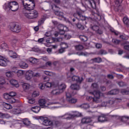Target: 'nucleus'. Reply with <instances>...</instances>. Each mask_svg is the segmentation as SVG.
I'll use <instances>...</instances> for the list:
<instances>
[{"label": "nucleus", "mask_w": 129, "mask_h": 129, "mask_svg": "<svg viewBox=\"0 0 129 129\" xmlns=\"http://www.w3.org/2000/svg\"><path fill=\"white\" fill-rule=\"evenodd\" d=\"M58 29L59 30V32H56L54 33V37H58L59 35V38H55L52 37L51 38H49V43L51 44V43L55 42H62L63 40V35L65 34V32L68 30L67 27L64 26L62 24H60L58 26Z\"/></svg>", "instance_id": "1"}, {"label": "nucleus", "mask_w": 129, "mask_h": 129, "mask_svg": "<svg viewBox=\"0 0 129 129\" xmlns=\"http://www.w3.org/2000/svg\"><path fill=\"white\" fill-rule=\"evenodd\" d=\"M89 93L90 94H92V95H94V97L91 96L87 97V100H88L90 103H92V102L98 103L100 96L101 95V92L99 90H95L93 92H89Z\"/></svg>", "instance_id": "2"}, {"label": "nucleus", "mask_w": 129, "mask_h": 129, "mask_svg": "<svg viewBox=\"0 0 129 129\" xmlns=\"http://www.w3.org/2000/svg\"><path fill=\"white\" fill-rule=\"evenodd\" d=\"M3 8L5 11L17 12L19 10V4L16 1L9 2L4 5Z\"/></svg>", "instance_id": "3"}, {"label": "nucleus", "mask_w": 129, "mask_h": 129, "mask_svg": "<svg viewBox=\"0 0 129 129\" xmlns=\"http://www.w3.org/2000/svg\"><path fill=\"white\" fill-rule=\"evenodd\" d=\"M23 14L27 19H30V20H34V19H37L39 17V13L36 10H31L30 11H28L23 10Z\"/></svg>", "instance_id": "4"}, {"label": "nucleus", "mask_w": 129, "mask_h": 129, "mask_svg": "<svg viewBox=\"0 0 129 129\" xmlns=\"http://www.w3.org/2000/svg\"><path fill=\"white\" fill-rule=\"evenodd\" d=\"M74 16L78 21H82V22H85V24H87L88 22H90V21L92 20L91 18L86 17V16L82 15L81 12L78 11L76 14H74Z\"/></svg>", "instance_id": "5"}, {"label": "nucleus", "mask_w": 129, "mask_h": 129, "mask_svg": "<svg viewBox=\"0 0 129 129\" xmlns=\"http://www.w3.org/2000/svg\"><path fill=\"white\" fill-rule=\"evenodd\" d=\"M69 91L70 90H68L66 93V100L71 104H75L77 102V99L72 97V96H74L76 93H70Z\"/></svg>", "instance_id": "6"}, {"label": "nucleus", "mask_w": 129, "mask_h": 129, "mask_svg": "<svg viewBox=\"0 0 129 129\" xmlns=\"http://www.w3.org/2000/svg\"><path fill=\"white\" fill-rule=\"evenodd\" d=\"M49 84H50V87L57 88L58 90L60 91V93L63 92L66 89V85L64 84H61L60 85H59V83L58 82L49 83Z\"/></svg>", "instance_id": "7"}, {"label": "nucleus", "mask_w": 129, "mask_h": 129, "mask_svg": "<svg viewBox=\"0 0 129 129\" xmlns=\"http://www.w3.org/2000/svg\"><path fill=\"white\" fill-rule=\"evenodd\" d=\"M52 10L54 11L55 15L58 17H60L61 18H64V13L61 12L60 11V8L58 7L56 5H53L51 6Z\"/></svg>", "instance_id": "8"}, {"label": "nucleus", "mask_w": 129, "mask_h": 129, "mask_svg": "<svg viewBox=\"0 0 129 129\" xmlns=\"http://www.w3.org/2000/svg\"><path fill=\"white\" fill-rule=\"evenodd\" d=\"M62 124V122L60 121H51L50 120H49V126H51L52 128L53 127H59L61 128ZM51 127H49V128H51Z\"/></svg>", "instance_id": "9"}, {"label": "nucleus", "mask_w": 129, "mask_h": 129, "mask_svg": "<svg viewBox=\"0 0 129 129\" xmlns=\"http://www.w3.org/2000/svg\"><path fill=\"white\" fill-rule=\"evenodd\" d=\"M44 82L43 84H39V87L40 89H44V88H48L49 87V77H45L43 78Z\"/></svg>", "instance_id": "10"}, {"label": "nucleus", "mask_w": 129, "mask_h": 129, "mask_svg": "<svg viewBox=\"0 0 129 129\" xmlns=\"http://www.w3.org/2000/svg\"><path fill=\"white\" fill-rule=\"evenodd\" d=\"M81 114L78 113V114H71L69 113H66L63 115L60 116L63 119H67V120H69V119H71L72 118H74L75 116H80Z\"/></svg>", "instance_id": "11"}, {"label": "nucleus", "mask_w": 129, "mask_h": 129, "mask_svg": "<svg viewBox=\"0 0 129 129\" xmlns=\"http://www.w3.org/2000/svg\"><path fill=\"white\" fill-rule=\"evenodd\" d=\"M36 5L35 4V1L33 0L31 2L28 4V5L25 6L24 10L23 11H28V12H30V11H33L34 9H35Z\"/></svg>", "instance_id": "12"}, {"label": "nucleus", "mask_w": 129, "mask_h": 129, "mask_svg": "<svg viewBox=\"0 0 129 129\" xmlns=\"http://www.w3.org/2000/svg\"><path fill=\"white\" fill-rule=\"evenodd\" d=\"M10 29L12 32H15V33H20L21 32V26L15 23L11 24Z\"/></svg>", "instance_id": "13"}, {"label": "nucleus", "mask_w": 129, "mask_h": 129, "mask_svg": "<svg viewBox=\"0 0 129 129\" xmlns=\"http://www.w3.org/2000/svg\"><path fill=\"white\" fill-rule=\"evenodd\" d=\"M44 41H45L46 43H47V44L49 43V32L48 31L45 33L43 38L38 39V41H36V42H38L39 44H43Z\"/></svg>", "instance_id": "14"}, {"label": "nucleus", "mask_w": 129, "mask_h": 129, "mask_svg": "<svg viewBox=\"0 0 129 129\" xmlns=\"http://www.w3.org/2000/svg\"><path fill=\"white\" fill-rule=\"evenodd\" d=\"M93 16V22H95L96 24H98V22L101 20V15H100V13L97 10V13H94Z\"/></svg>", "instance_id": "15"}, {"label": "nucleus", "mask_w": 129, "mask_h": 129, "mask_svg": "<svg viewBox=\"0 0 129 129\" xmlns=\"http://www.w3.org/2000/svg\"><path fill=\"white\" fill-rule=\"evenodd\" d=\"M38 119L40 121V120L42 121V123L43 124V125H46V126H48L49 125V119L47 117H44V116H39L38 117Z\"/></svg>", "instance_id": "16"}, {"label": "nucleus", "mask_w": 129, "mask_h": 129, "mask_svg": "<svg viewBox=\"0 0 129 129\" xmlns=\"http://www.w3.org/2000/svg\"><path fill=\"white\" fill-rule=\"evenodd\" d=\"M88 3L92 9H96V4L99 5L100 0H88Z\"/></svg>", "instance_id": "17"}, {"label": "nucleus", "mask_w": 129, "mask_h": 129, "mask_svg": "<svg viewBox=\"0 0 129 129\" xmlns=\"http://www.w3.org/2000/svg\"><path fill=\"white\" fill-rule=\"evenodd\" d=\"M80 89V86L77 84H73L71 86V89H69L68 90H70L69 92L71 93H73V90H79Z\"/></svg>", "instance_id": "18"}, {"label": "nucleus", "mask_w": 129, "mask_h": 129, "mask_svg": "<svg viewBox=\"0 0 129 129\" xmlns=\"http://www.w3.org/2000/svg\"><path fill=\"white\" fill-rule=\"evenodd\" d=\"M8 65V60L4 56L0 55V66L6 67Z\"/></svg>", "instance_id": "19"}, {"label": "nucleus", "mask_w": 129, "mask_h": 129, "mask_svg": "<svg viewBox=\"0 0 129 129\" xmlns=\"http://www.w3.org/2000/svg\"><path fill=\"white\" fill-rule=\"evenodd\" d=\"M11 46L14 48L19 47V39L13 38L11 40Z\"/></svg>", "instance_id": "20"}, {"label": "nucleus", "mask_w": 129, "mask_h": 129, "mask_svg": "<svg viewBox=\"0 0 129 129\" xmlns=\"http://www.w3.org/2000/svg\"><path fill=\"white\" fill-rule=\"evenodd\" d=\"M73 81H76L77 83H81L83 81V78L79 76H74L72 77Z\"/></svg>", "instance_id": "21"}, {"label": "nucleus", "mask_w": 129, "mask_h": 129, "mask_svg": "<svg viewBox=\"0 0 129 129\" xmlns=\"http://www.w3.org/2000/svg\"><path fill=\"white\" fill-rule=\"evenodd\" d=\"M92 121H93L92 118L89 117H84L81 120L82 123L84 124L90 123V122H92Z\"/></svg>", "instance_id": "22"}, {"label": "nucleus", "mask_w": 129, "mask_h": 129, "mask_svg": "<svg viewBox=\"0 0 129 129\" xmlns=\"http://www.w3.org/2000/svg\"><path fill=\"white\" fill-rule=\"evenodd\" d=\"M9 95L11 98L9 100V103H15V102H16V99L14 98V96H16V95H17V93L14 92H11L9 93Z\"/></svg>", "instance_id": "23"}, {"label": "nucleus", "mask_w": 129, "mask_h": 129, "mask_svg": "<svg viewBox=\"0 0 129 129\" xmlns=\"http://www.w3.org/2000/svg\"><path fill=\"white\" fill-rule=\"evenodd\" d=\"M34 76V73L32 71H29L26 73L25 78L26 80H31V78Z\"/></svg>", "instance_id": "24"}, {"label": "nucleus", "mask_w": 129, "mask_h": 129, "mask_svg": "<svg viewBox=\"0 0 129 129\" xmlns=\"http://www.w3.org/2000/svg\"><path fill=\"white\" fill-rule=\"evenodd\" d=\"M118 92H119L118 89H113L108 92L107 94L108 95H115L118 94Z\"/></svg>", "instance_id": "25"}, {"label": "nucleus", "mask_w": 129, "mask_h": 129, "mask_svg": "<svg viewBox=\"0 0 129 129\" xmlns=\"http://www.w3.org/2000/svg\"><path fill=\"white\" fill-rule=\"evenodd\" d=\"M98 120L99 122H104V121L106 120V116L105 115L99 116L98 117Z\"/></svg>", "instance_id": "26"}, {"label": "nucleus", "mask_w": 129, "mask_h": 129, "mask_svg": "<svg viewBox=\"0 0 129 129\" xmlns=\"http://www.w3.org/2000/svg\"><path fill=\"white\" fill-rule=\"evenodd\" d=\"M10 83L11 85H13V86H15V87L18 88L20 86V85H19V83L18 82V81L16 80L12 79L10 80Z\"/></svg>", "instance_id": "27"}, {"label": "nucleus", "mask_w": 129, "mask_h": 129, "mask_svg": "<svg viewBox=\"0 0 129 129\" xmlns=\"http://www.w3.org/2000/svg\"><path fill=\"white\" fill-rule=\"evenodd\" d=\"M55 88L51 91V94H53V95H59L60 93H61V92L60 91L58 90L57 88H53V87H50L49 88Z\"/></svg>", "instance_id": "28"}, {"label": "nucleus", "mask_w": 129, "mask_h": 129, "mask_svg": "<svg viewBox=\"0 0 129 129\" xmlns=\"http://www.w3.org/2000/svg\"><path fill=\"white\" fill-rule=\"evenodd\" d=\"M19 66L20 68H22L23 69H27L28 67H29V65H28V63L24 62V61H21L19 63Z\"/></svg>", "instance_id": "29"}, {"label": "nucleus", "mask_w": 129, "mask_h": 129, "mask_svg": "<svg viewBox=\"0 0 129 129\" xmlns=\"http://www.w3.org/2000/svg\"><path fill=\"white\" fill-rule=\"evenodd\" d=\"M91 60L95 63H101L102 62V58L98 57L91 59Z\"/></svg>", "instance_id": "30"}, {"label": "nucleus", "mask_w": 129, "mask_h": 129, "mask_svg": "<svg viewBox=\"0 0 129 129\" xmlns=\"http://www.w3.org/2000/svg\"><path fill=\"white\" fill-rule=\"evenodd\" d=\"M46 100L44 99H41L39 100V105H40L41 107H45V104H46Z\"/></svg>", "instance_id": "31"}, {"label": "nucleus", "mask_w": 129, "mask_h": 129, "mask_svg": "<svg viewBox=\"0 0 129 129\" xmlns=\"http://www.w3.org/2000/svg\"><path fill=\"white\" fill-rule=\"evenodd\" d=\"M40 110L41 108L39 106H34L31 108V110H32L33 112H35V113H38Z\"/></svg>", "instance_id": "32"}, {"label": "nucleus", "mask_w": 129, "mask_h": 129, "mask_svg": "<svg viewBox=\"0 0 129 129\" xmlns=\"http://www.w3.org/2000/svg\"><path fill=\"white\" fill-rule=\"evenodd\" d=\"M71 126H72V125H71V122L65 123L64 124H62V128L68 129V128H70V127H71Z\"/></svg>", "instance_id": "33"}, {"label": "nucleus", "mask_w": 129, "mask_h": 129, "mask_svg": "<svg viewBox=\"0 0 129 129\" xmlns=\"http://www.w3.org/2000/svg\"><path fill=\"white\" fill-rule=\"evenodd\" d=\"M22 87L24 91L27 92L29 89H30V84L28 83L23 84Z\"/></svg>", "instance_id": "34"}, {"label": "nucleus", "mask_w": 129, "mask_h": 129, "mask_svg": "<svg viewBox=\"0 0 129 129\" xmlns=\"http://www.w3.org/2000/svg\"><path fill=\"white\" fill-rule=\"evenodd\" d=\"M3 97L4 98H5V99H6L8 101V102H10V100H11V96L10 95V93H5L4 95H3Z\"/></svg>", "instance_id": "35"}, {"label": "nucleus", "mask_w": 129, "mask_h": 129, "mask_svg": "<svg viewBox=\"0 0 129 129\" xmlns=\"http://www.w3.org/2000/svg\"><path fill=\"white\" fill-rule=\"evenodd\" d=\"M3 105L5 108H6V109H12V108H13V106H12V105L9 103H3Z\"/></svg>", "instance_id": "36"}, {"label": "nucleus", "mask_w": 129, "mask_h": 129, "mask_svg": "<svg viewBox=\"0 0 129 129\" xmlns=\"http://www.w3.org/2000/svg\"><path fill=\"white\" fill-rule=\"evenodd\" d=\"M79 38L82 42H86L88 40V37L85 35H80Z\"/></svg>", "instance_id": "37"}, {"label": "nucleus", "mask_w": 129, "mask_h": 129, "mask_svg": "<svg viewBox=\"0 0 129 129\" xmlns=\"http://www.w3.org/2000/svg\"><path fill=\"white\" fill-rule=\"evenodd\" d=\"M29 62L32 64H37V63L38 62V60L37 58L31 57L29 58Z\"/></svg>", "instance_id": "38"}, {"label": "nucleus", "mask_w": 129, "mask_h": 129, "mask_svg": "<svg viewBox=\"0 0 129 129\" xmlns=\"http://www.w3.org/2000/svg\"><path fill=\"white\" fill-rule=\"evenodd\" d=\"M76 26L77 27L78 29H79V30H84V26L83 24H82L80 22H79L76 24Z\"/></svg>", "instance_id": "39"}, {"label": "nucleus", "mask_w": 129, "mask_h": 129, "mask_svg": "<svg viewBox=\"0 0 129 129\" xmlns=\"http://www.w3.org/2000/svg\"><path fill=\"white\" fill-rule=\"evenodd\" d=\"M123 22L125 25L127 26V27H129V20L128 18L126 17H124L123 19Z\"/></svg>", "instance_id": "40"}, {"label": "nucleus", "mask_w": 129, "mask_h": 129, "mask_svg": "<svg viewBox=\"0 0 129 129\" xmlns=\"http://www.w3.org/2000/svg\"><path fill=\"white\" fill-rule=\"evenodd\" d=\"M23 122L25 125H30L31 122L28 119V118L23 119Z\"/></svg>", "instance_id": "41"}, {"label": "nucleus", "mask_w": 129, "mask_h": 129, "mask_svg": "<svg viewBox=\"0 0 129 129\" xmlns=\"http://www.w3.org/2000/svg\"><path fill=\"white\" fill-rule=\"evenodd\" d=\"M1 49H7L8 48V44L5 42H3L2 44L0 45Z\"/></svg>", "instance_id": "42"}, {"label": "nucleus", "mask_w": 129, "mask_h": 129, "mask_svg": "<svg viewBox=\"0 0 129 129\" xmlns=\"http://www.w3.org/2000/svg\"><path fill=\"white\" fill-rule=\"evenodd\" d=\"M91 87L92 88H93V89H98V84H97V83H93L91 85Z\"/></svg>", "instance_id": "43"}, {"label": "nucleus", "mask_w": 129, "mask_h": 129, "mask_svg": "<svg viewBox=\"0 0 129 129\" xmlns=\"http://www.w3.org/2000/svg\"><path fill=\"white\" fill-rule=\"evenodd\" d=\"M44 22H45V19L41 18L38 21V26H41V25H43Z\"/></svg>", "instance_id": "44"}, {"label": "nucleus", "mask_w": 129, "mask_h": 129, "mask_svg": "<svg viewBox=\"0 0 129 129\" xmlns=\"http://www.w3.org/2000/svg\"><path fill=\"white\" fill-rule=\"evenodd\" d=\"M92 29L93 31H95V32H97L99 31V27L97 25H93L92 26Z\"/></svg>", "instance_id": "45"}, {"label": "nucleus", "mask_w": 129, "mask_h": 129, "mask_svg": "<svg viewBox=\"0 0 129 129\" xmlns=\"http://www.w3.org/2000/svg\"><path fill=\"white\" fill-rule=\"evenodd\" d=\"M112 43L114 44L115 45H118L120 43V40H117L116 39H113L112 40Z\"/></svg>", "instance_id": "46"}, {"label": "nucleus", "mask_w": 129, "mask_h": 129, "mask_svg": "<svg viewBox=\"0 0 129 129\" xmlns=\"http://www.w3.org/2000/svg\"><path fill=\"white\" fill-rule=\"evenodd\" d=\"M106 54H107V52H106V51L103 50V49H101L100 50H99V51L98 52V54L99 55H106Z\"/></svg>", "instance_id": "47"}, {"label": "nucleus", "mask_w": 129, "mask_h": 129, "mask_svg": "<svg viewBox=\"0 0 129 129\" xmlns=\"http://www.w3.org/2000/svg\"><path fill=\"white\" fill-rule=\"evenodd\" d=\"M75 48L78 51H80V50L83 49V46L81 45H78L75 46Z\"/></svg>", "instance_id": "48"}, {"label": "nucleus", "mask_w": 129, "mask_h": 129, "mask_svg": "<svg viewBox=\"0 0 129 129\" xmlns=\"http://www.w3.org/2000/svg\"><path fill=\"white\" fill-rule=\"evenodd\" d=\"M17 76L18 77H20L21 76H23V75L24 74V72L22 70H19L17 72Z\"/></svg>", "instance_id": "49"}, {"label": "nucleus", "mask_w": 129, "mask_h": 129, "mask_svg": "<svg viewBox=\"0 0 129 129\" xmlns=\"http://www.w3.org/2000/svg\"><path fill=\"white\" fill-rule=\"evenodd\" d=\"M122 3V0H116L115 2V4L118 8L120 7V3Z\"/></svg>", "instance_id": "50"}, {"label": "nucleus", "mask_w": 129, "mask_h": 129, "mask_svg": "<svg viewBox=\"0 0 129 129\" xmlns=\"http://www.w3.org/2000/svg\"><path fill=\"white\" fill-rule=\"evenodd\" d=\"M67 48H68V45H67V47L61 48L58 50L59 53H60V54H62V53H64V52H65V49H67Z\"/></svg>", "instance_id": "51"}, {"label": "nucleus", "mask_w": 129, "mask_h": 129, "mask_svg": "<svg viewBox=\"0 0 129 129\" xmlns=\"http://www.w3.org/2000/svg\"><path fill=\"white\" fill-rule=\"evenodd\" d=\"M7 77H13V73L12 72H8L6 73Z\"/></svg>", "instance_id": "52"}, {"label": "nucleus", "mask_w": 129, "mask_h": 129, "mask_svg": "<svg viewBox=\"0 0 129 129\" xmlns=\"http://www.w3.org/2000/svg\"><path fill=\"white\" fill-rule=\"evenodd\" d=\"M121 93L122 94H125L126 95H127V94H129V91H127L125 89L121 90Z\"/></svg>", "instance_id": "53"}, {"label": "nucleus", "mask_w": 129, "mask_h": 129, "mask_svg": "<svg viewBox=\"0 0 129 129\" xmlns=\"http://www.w3.org/2000/svg\"><path fill=\"white\" fill-rule=\"evenodd\" d=\"M90 105L89 104H84L82 105V107H83V108H84V109H87V108H89L90 107Z\"/></svg>", "instance_id": "54"}, {"label": "nucleus", "mask_w": 129, "mask_h": 129, "mask_svg": "<svg viewBox=\"0 0 129 129\" xmlns=\"http://www.w3.org/2000/svg\"><path fill=\"white\" fill-rule=\"evenodd\" d=\"M118 85H119V86H120V87H122L123 86H125V85H126V84L125 83L122 81H121L118 83Z\"/></svg>", "instance_id": "55"}, {"label": "nucleus", "mask_w": 129, "mask_h": 129, "mask_svg": "<svg viewBox=\"0 0 129 129\" xmlns=\"http://www.w3.org/2000/svg\"><path fill=\"white\" fill-rule=\"evenodd\" d=\"M110 32H111V33H113V34H114V35H115V36H118V32H117L116 31H115V30H114L113 28H111L110 29Z\"/></svg>", "instance_id": "56"}, {"label": "nucleus", "mask_w": 129, "mask_h": 129, "mask_svg": "<svg viewBox=\"0 0 129 129\" xmlns=\"http://www.w3.org/2000/svg\"><path fill=\"white\" fill-rule=\"evenodd\" d=\"M28 103L30 104H33L35 103V99L34 98H31L28 100Z\"/></svg>", "instance_id": "57"}, {"label": "nucleus", "mask_w": 129, "mask_h": 129, "mask_svg": "<svg viewBox=\"0 0 129 129\" xmlns=\"http://www.w3.org/2000/svg\"><path fill=\"white\" fill-rule=\"evenodd\" d=\"M119 38L120 39H122V40H127V39H128L127 36H126L124 35H120Z\"/></svg>", "instance_id": "58"}, {"label": "nucleus", "mask_w": 129, "mask_h": 129, "mask_svg": "<svg viewBox=\"0 0 129 129\" xmlns=\"http://www.w3.org/2000/svg\"><path fill=\"white\" fill-rule=\"evenodd\" d=\"M115 100L114 99L110 100L108 101L107 103L109 104V105H112V104H113L114 103Z\"/></svg>", "instance_id": "59"}, {"label": "nucleus", "mask_w": 129, "mask_h": 129, "mask_svg": "<svg viewBox=\"0 0 129 129\" xmlns=\"http://www.w3.org/2000/svg\"><path fill=\"white\" fill-rule=\"evenodd\" d=\"M5 83H6V81L5 80L4 78H2V79H0V84L1 85H4V84H5Z\"/></svg>", "instance_id": "60"}, {"label": "nucleus", "mask_w": 129, "mask_h": 129, "mask_svg": "<svg viewBox=\"0 0 129 129\" xmlns=\"http://www.w3.org/2000/svg\"><path fill=\"white\" fill-rule=\"evenodd\" d=\"M101 47H102V45H101V44H100V43H97L96 44V47L97 49H100V48H101Z\"/></svg>", "instance_id": "61"}, {"label": "nucleus", "mask_w": 129, "mask_h": 129, "mask_svg": "<svg viewBox=\"0 0 129 129\" xmlns=\"http://www.w3.org/2000/svg\"><path fill=\"white\" fill-rule=\"evenodd\" d=\"M107 78H108V79H113L114 78V77H113V75H110L109 74L107 76Z\"/></svg>", "instance_id": "62"}, {"label": "nucleus", "mask_w": 129, "mask_h": 129, "mask_svg": "<svg viewBox=\"0 0 129 129\" xmlns=\"http://www.w3.org/2000/svg\"><path fill=\"white\" fill-rule=\"evenodd\" d=\"M123 119H129V116H122L121 120H123Z\"/></svg>", "instance_id": "63"}, {"label": "nucleus", "mask_w": 129, "mask_h": 129, "mask_svg": "<svg viewBox=\"0 0 129 129\" xmlns=\"http://www.w3.org/2000/svg\"><path fill=\"white\" fill-rule=\"evenodd\" d=\"M124 49L127 50V51H129V45H124Z\"/></svg>", "instance_id": "64"}]
</instances>
